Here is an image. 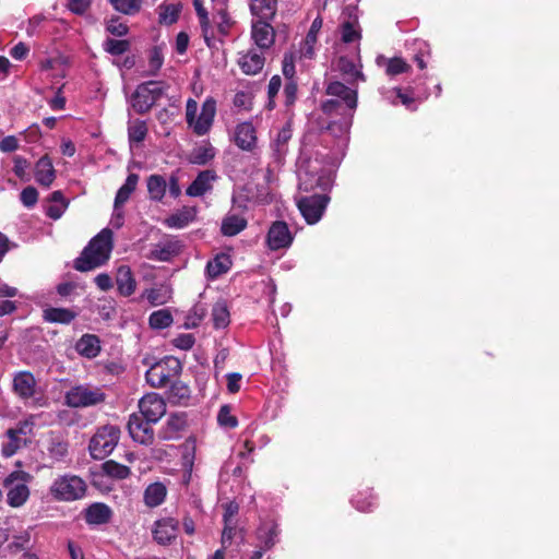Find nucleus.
<instances>
[{"label":"nucleus","instance_id":"obj_18","mask_svg":"<svg viewBox=\"0 0 559 559\" xmlns=\"http://www.w3.org/2000/svg\"><path fill=\"white\" fill-rule=\"evenodd\" d=\"M13 389L21 399H32L36 392V380L31 372L20 371L13 378Z\"/></svg>","mask_w":559,"mask_h":559},{"label":"nucleus","instance_id":"obj_45","mask_svg":"<svg viewBox=\"0 0 559 559\" xmlns=\"http://www.w3.org/2000/svg\"><path fill=\"white\" fill-rule=\"evenodd\" d=\"M148 323L152 329H165L173 323V316L168 309H160L151 313Z\"/></svg>","mask_w":559,"mask_h":559},{"label":"nucleus","instance_id":"obj_7","mask_svg":"<svg viewBox=\"0 0 559 559\" xmlns=\"http://www.w3.org/2000/svg\"><path fill=\"white\" fill-rule=\"evenodd\" d=\"M180 369V364L176 359L159 361L146 371V381L153 388L166 386L169 383L170 378L176 376Z\"/></svg>","mask_w":559,"mask_h":559},{"label":"nucleus","instance_id":"obj_24","mask_svg":"<svg viewBox=\"0 0 559 559\" xmlns=\"http://www.w3.org/2000/svg\"><path fill=\"white\" fill-rule=\"evenodd\" d=\"M116 283L122 296H131L135 292L136 282L132 275L131 269L127 265H121L117 270Z\"/></svg>","mask_w":559,"mask_h":559},{"label":"nucleus","instance_id":"obj_4","mask_svg":"<svg viewBox=\"0 0 559 559\" xmlns=\"http://www.w3.org/2000/svg\"><path fill=\"white\" fill-rule=\"evenodd\" d=\"M85 481L75 475H62L56 478L50 487V493L58 500L73 501L84 497Z\"/></svg>","mask_w":559,"mask_h":559},{"label":"nucleus","instance_id":"obj_43","mask_svg":"<svg viewBox=\"0 0 559 559\" xmlns=\"http://www.w3.org/2000/svg\"><path fill=\"white\" fill-rule=\"evenodd\" d=\"M212 320L216 329H224L229 324V311L224 301H218L213 306Z\"/></svg>","mask_w":559,"mask_h":559},{"label":"nucleus","instance_id":"obj_11","mask_svg":"<svg viewBox=\"0 0 559 559\" xmlns=\"http://www.w3.org/2000/svg\"><path fill=\"white\" fill-rule=\"evenodd\" d=\"M44 454L53 463L62 462L68 455L69 444L67 440L55 432H49L43 443Z\"/></svg>","mask_w":559,"mask_h":559},{"label":"nucleus","instance_id":"obj_21","mask_svg":"<svg viewBox=\"0 0 559 559\" xmlns=\"http://www.w3.org/2000/svg\"><path fill=\"white\" fill-rule=\"evenodd\" d=\"M216 175L212 170L201 171L192 183L187 189V194L190 197H201L212 189V182L215 180Z\"/></svg>","mask_w":559,"mask_h":559},{"label":"nucleus","instance_id":"obj_31","mask_svg":"<svg viewBox=\"0 0 559 559\" xmlns=\"http://www.w3.org/2000/svg\"><path fill=\"white\" fill-rule=\"evenodd\" d=\"M111 510L104 503H94L85 511V520L88 524H105L111 518Z\"/></svg>","mask_w":559,"mask_h":559},{"label":"nucleus","instance_id":"obj_48","mask_svg":"<svg viewBox=\"0 0 559 559\" xmlns=\"http://www.w3.org/2000/svg\"><path fill=\"white\" fill-rule=\"evenodd\" d=\"M217 421L222 427L235 428L238 425L237 418L231 414L228 405H223L217 414Z\"/></svg>","mask_w":559,"mask_h":559},{"label":"nucleus","instance_id":"obj_51","mask_svg":"<svg viewBox=\"0 0 559 559\" xmlns=\"http://www.w3.org/2000/svg\"><path fill=\"white\" fill-rule=\"evenodd\" d=\"M205 316L203 306H194L186 318L185 326L188 329L197 328Z\"/></svg>","mask_w":559,"mask_h":559},{"label":"nucleus","instance_id":"obj_36","mask_svg":"<svg viewBox=\"0 0 559 559\" xmlns=\"http://www.w3.org/2000/svg\"><path fill=\"white\" fill-rule=\"evenodd\" d=\"M231 266V261L227 254H218L207 262L206 272L211 278H216L226 273Z\"/></svg>","mask_w":559,"mask_h":559},{"label":"nucleus","instance_id":"obj_22","mask_svg":"<svg viewBox=\"0 0 559 559\" xmlns=\"http://www.w3.org/2000/svg\"><path fill=\"white\" fill-rule=\"evenodd\" d=\"M153 97L150 94V90L144 83H141L131 97L132 108L139 112L144 114L148 111L154 105Z\"/></svg>","mask_w":559,"mask_h":559},{"label":"nucleus","instance_id":"obj_6","mask_svg":"<svg viewBox=\"0 0 559 559\" xmlns=\"http://www.w3.org/2000/svg\"><path fill=\"white\" fill-rule=\"evenodd\" d=\"M32 480V476L23 471L12 472L3 481L8 489L7 501L13 508L22 507L29 497L27 483Z\"/></svg>","mask_w":559,"mask_h":559},{"label":"nucleus","instance_id":"obj_37","mask_svg":"<svg viewBox=\"0 0 559 559\" xmlns=\"http://www.w3.org/2000/svg\"><path fill=\"white\" fill-rule=\"evenodd\" d=\"M147 191L151 200L160 201L167 189V182L160 175H151L147 178Z\"/></svg>","mask_w":559,"mask_h":559},{"label":"nucleus","instance_id":"obj_19","mask_svg":"<svg viewBox=\"0 0 559 559\" xmlns=\"http://www.w3.org/2000/svg\"><path fill=\"white\" fill-rule=\"evenodd\" d=\"M326 94L330 96H335L344 102L346 107L349 110H355L357 107V91L353 90L345 84L335 81L329 83L326 86Z\"/></svg>","mask_w":559,"mask_h":559},{"label":"nucleus","instance_id":"obj_60","mask_svg":"<svg viewBox=\"0 0 559 559\" xmlns=\"http://www.w3.org/2000/svg\"><path fill=\"white\" fill-rule=\"evenodd\" d=\"M285 105L292 106L297 98V83L295 80L287 81L284 87Z\"/></svg>","mask_w":559,"mask_h":559},{"label":"nucleus","instance_id":"obj_49","mask_svg":"<svg viewBox=\"0 0 559 559\" xmlns=\"http://www.w3.org/2000/svg\"><path fill=\"white\" fill-rule=\"evenodd\" d=\"M13 163H14V167H13L14 174L22 181H29V179H31L29 175H28L29 163L27 162V159L23 156L15 155L13 157Z\"/></svg>","mask_w":559,"mask_h":559},{"label":"nucleus","instance_id":"obj_14","mask_svg":"<svg viewBox=\"0 0 559 559\" xmlns=\"http://www.w3.org/2000/svg\"><path fill=\"white\" fill-rule=\"evenodd\" d=\"M292 139V129L289 124L284 126L271 143V157L276 166L283 164L288 152V142Z\"/></svg>","mask_w":559,"mask_h":559},{"label":"nucleus","instance_id":"obj_64","mask_svg":"<svg viewBox=\"0 0 559 559\" xmlns=\"http://www.w3.org/2000/svg\"><path fill=\"white\" fill-rule=\"evenodd\" d=\"M175 250L171 246L158 247L153 250V258L159 261H168L174 254Z\"/></svg>","mask_w":559,"mask_h":559},{"label":"nucleus","instance_id":"obj_42","mask_svg":"<svg viewBox=\"0 0 559 559\" xmlns=\"http://www.w3.org/2000/svg\"><path fill=\"white\" fill-rule=\"evenodd\" d=\"M102 468L107 476L116 479H126L131 474V471L128 466L117 463L112 460L106 461L102 465Z\"/></svg>","mask_w":559,"mask_h":559},{"label":"nucleus","instance_id":"obj_10","mask_svg":"<svg viewBox=\"0 0 559 559\" xmlns=\"http://www.w3.org/2000/svg\"><path fill=\"white\" fill-rule=\"evenodd\" d=\"M151 424L136 414L130 415L128 421L130 437L141 444H151L154 440V431Z\"/></svg>","mask_w":559,"mask_h":559},{"label":"nucleus","instance_id":"obj_23","mask_svg":"<svg viewBox=\"0 0 559 559\" xmlns=\"http://www.w3.org/2000/svg\"><path fill=\"white\" fill-rule=\"evenodd\" d=\"M75 350L85 358H95L100 352V341L94 334H84L76 342Z\"/></svg>","mask_w":559,"mask_h":559},{"label":"nucleus","instance_id":"obj_9","mask_svg":"<svg viewBox=\"0 0 559 559\" xmlns=\"http://www.w3.org/2000/svg\"><path fill=\"white\" fill-rule=\"evenodd\" d=\"M139 408L144 419L157 423L166 413V403L157 393H148L139 401Z\"/></svg>","mask_w":559,"mask_h":559},{"label":"nucleus","instance_id":"obj_5","mask_svg":"<svg viewBox=\"0 0 559 559\" xmlns=\"http://www.w3.org/2000/svg\"><path fill=\"white\" fill-rule=\"evenodd\" d=\"M64 399L68 406L73 408H83L103 403L106 395L100 388L90 384H79L71 388L66 393Z\"/></svg>","mask_w":559,"mask_h":559},{"label":"nucleus","instance_id":"obj_25","mask_svg":"<svg viewBox=\"0 0 559 559\" xmlns=\"http://www.w3.org/2000/svg\"><path fill=\"white\" fill-rule=\"evenodd\" d=\"M278 528L273 522L263 523L257 532V537L260 542L259 548L263 550L271 549L277 542Z\"/></svg>","mask_w":559,"mask_h":559},{"label":"nucleus","instance_id":"obj_44","mask_svg":"<svg viewBox=\"0 0 559 559\" xmlns=\"http://www.w3.org/2000/svg\"><path fill=\"white\" fill-rule=\"evenodd\" d=\"M7 440L2 443V454L10 457L16 453V451L26 443V439L14 436V431H7Z\"/></svg>","mask_w":559,"mask_h":559},{"label":"nucleus","instance_id":"obj_1","mask_svg":"<svg viewBox=\"0 0 559 559\" xmlns=\"http://www.w3.org/2000/svg\"><path fill=\"white\" fill-rule=\"evenodd\" d=\"M112 248V231L104 228L84 248L75 260L74 267L78 271L87 272L102 266L109 260Z\"/></svg>","mask_w":559,"mask_h":559},{"label":"nucleus","instance_id":"obj_3","mask_svg":"<svg viewBox=\"0 0 559 559\" xmlns=\"http://www.w3.org/2000/svg\"><path fill=\"white\" fill-rule=\"evenodd\" d=\"M120 438V429L117 426L106 425L100 427L90 441V453L96 460H103L109 455Z\"/></svg>","mask_w":559,"mask_h":559},{"label":"nucleus","instance_id":"obj_63","mask_svg":"<svg viewBox=\"0 0 559 559\" xmlns=\"http://www.w3.org/2000/svg\"><path fill=\"white\" fill-rule=\"evenodd\" d=\"M242 376L238 372L227 374V390L230 393H237L240 390Z\"/></svg>","mask_w":559,"mask_h":559},{"label":"nucleus","instance_id":"obj_56","mask_svg":"<svg viewBox=\"0 0 559 559\" xmlns=\"http://www.w3.org/2000/svg\"><path fill=\"white\" fill-rule=\"evenodd\" d=\"M357 17H354V21H345L342 25V39L345 43H352L359 38L358 32L354 27V23H356Z\"/></svg>","mask_w":559,"mask_h":559},{"label":"nucleus","instance_id":"obj_57","mask_svg":"<svg viewBox=\"0 0 559 559\" xmlns=\"http://www.w3.org/2000/svg\"><path fill=\"white\" fill-rule=\"evenodd\" d=\"M20 200L26 207H33L38 201V192L34 187H26L20 194Z\"/></svg>","mask_w":559,"mask_h":559},{"label":"nucleus","instance_id":"obj_15","mask_svg":"<svg viewBox=\"0 0 559 559\" xmlns=\"http://www.w3.org/2000/svg\"><path fill=\"white\" fill-rule=\"evenodd\" d=\"M234 140L242 151H253L258 141L255 128L249 121L239 123L235 129Z\"/></svg>","mask_w":559,"mask_h":559},{"label":"nucleus","instance_id":"obj_13","mask_svg":"<svg viewBox=\"0 0 559 559\" xmlns=\"http://www.w3.org/2000/svg\"><path fill=\"white\" fill-rule=\"evenodd\" d=\"M267 246L271 250H280L290 246L293 236L284 222H275L267 233Z\"/></svg>","mask_w":559,"mask_h":559},{"label":"nucleus","instance_id":"obj_32","mask_svg":"<svg viewBox=\"0 0 559 559\" xmlns=\"http://www.w3.org/2000/svg\"><path fill=\"white\" fill-rule=\"evenodd\" d=\"M76 312L67 308H47L44 310V320L50 323L69 324L76 318Z\"/></svg>","mask_w":559,"mask_h":559},{"label":"nucleus","instance_id":"obj_38","mask_svg":"<svg viewBox=\"0 0 559 559\" xmlns=\"http://www.w3.org/2000/svg\"><path fill=\"white\" fill-rule=\"evenodd\" d=\"M383 62L385 67V73L390 76H394L401 73L408 72L411 70V66L402 58L394 57L390 59L378 58V64Z\"/></svg>","mask_w":559,"mask_h":559},{"label":"nucleus","instance_id":"obj_59","mask_svg":"<svg viewBox=\"0 0 559 559\" xmlns=\"http://www.w3.org/2000/svg\"><path fill=\"white\" fill-rule=\"evenodd\" d=\"M295 58L293 53H285L283 59V74L287 81L294 80Z\"/></svg>","mask_w":559,"mask_h":559},{"label":"nucleus","instance_id":"obj_8","mask_svg":"<svg viewBox=\"0 0 559 559\" xmlns=\"http://www.w3.org/2000/svg\"><path fill=\"white\" fill-rule=\"evenodd\" d=\"M330 201L326 194H313L300 198L297 202L298 209L308 224L318 223Z\"/></svg>","mask_w":559,"mask_h":559},{"label":"nucleus","instance_id":"obj_41","mask_svg":"<svg viewBox=\"0 0 559 559\" xmlns=\"http://www.w3.org/2000/svg\"><path fill=\"white\" fill-rule=\"evenodd\" d=\"M186 420L180 415H170L162 431V437L166 440L176 438V435L185 428Z\"/></svg>","mask_w":559,"mask_h":559},{"label":"nucleus","instance_id":"obj_33","mask_svg":"<svg viewBox=\"0 0 559 559\" xmlns=\"http://www.w3.org/2000/svg\"><path fill=\"white\" fill-rule=\"evenodd\" d=\"M139 182V175L130 174L126 182L119 188L115 198V207H122V205L129 200L132 192L135 190Z\"/></svg>","mask_w":559,"mask_h":559},{"label":"nucleus","instance_id":"obj_52","mask_svg":"<svg viewBox=\"0 0 559 559\" xmlns=\"http://www.w3.org/2000/svg\"><path fill=\"white\" fill-rule=\"evenodd\" d=\"M164 62V57L162 53V49L159 47H154L150 51V60H148V74L155 75L158 70L162 68Z\"/></svg>","mask_w":559,"mask_h":559},{"label":"nucleus","instance_id":"obj_34","mask_svg":"<svg viewBox=\"0 0 559 559\" xmlns=\"http://www.w3.org/2000/svg\"><path fill=\"white\" fill-rule=\"evenodd\" d=\"M246 226L247 221L243 217L229 214L223 219L221 230L224 236L231 237L243 230Z\"/></svg>","mask_w":559,"mask_h":559},{"label":"nucleus","instance_id":"obj_29","mask_svg":"<svg viewBox=\"0 0 559 559\" xmlns=\"http://www.w3.org/2000/svg\"><path fill=\"white\" fill-rule=\"evenodd\" d=\"M336 67L349 84L366 80L364 73L357 68L355 62L347 57H340Z\"/></svg>","mask_w":559,"mask_h":559},{"label":"nucleus","instance_id":"obj_2","mask_svg":"<svg viewBox=\"0 0 559 559\" xmlns=\"http://www.w3.org/2000/svg\"><path fill=\"white\" fill-rule=\"evenodd\" d=\"M198 102L189 98L186 105V121L193 132L199 135H205L212 128L216 114V102L212 97H207L201 107V112L197 117Z\"/></svg>","mask_w":559,"mask_h":559},{"label":"nucleus","instance_id":"obj_17","mask_svg":"<svg viewBox=\"0 0 559 559\" xmlns=\"http://www.w3.org/2000/svg\"><path fill=\"white\" fill-rule=\"evenodd\" d=\"M178 522L171 518L159 520L153 530L154 539L160 545L170 544L177 536Z\"/></svg>","mask_w":559,"mask_h":559},{"label":"nucleus","instance_id":"obj_35","mask_svg":"<svg viewBox=\"0 0 559 559\" xmlns=\"http://www.w3.org/2000/svg\"><path fill=\"white\" fill-rule=\"evenodd\" d=\"M321 26H322V21L320 19H316L312 22L311 27H310L305 40L302 41V45L300 48V52L304 57L309 58V59L313 57L314 45L317 43V34H318L319 29L321 28Z\"/></svg>","mask_w":559,"mask_h":559},{"label":"nucleus","instance_id":"obj_50","mask_svg":"<svg viewBox=\"0 0 559 559\" xmlns=\"http://www.w3.org/2000/svg\"><path fill=\"white\" fill-rule=\"evenodd\" d=\"M104 47L108 53L119 56L124 53L129 49V41L108 38L104 43Z\"/></svg>","mask_w":559,"mask_h":559},{"label":"nucleus","instance_id":"obj_53","mask_svg":"<svg viewBox=\"0 0 559 559\" xmlns=\"http://www.w3.org/2000/svg\"><path fill=\"white\" fill-rule=\"evenodd\" d=\"M144 84L148 87L154 103H156L169 87V85L164 81H147L144 82Z\"/></svg>","mask_w":559,"mask_h":559},{"label":"nucleus","instance_id":"obj_30","mask_svg":"<svg viewBox=\"0 0 559 559\" xmlns=\"http://www.w3.org/2000/svg\"><path fill=\"white\" fill-rule=\"evenodd\" d=\"M166 486L159 481L148 485L144 490V503L150 508L160 506L166 498Z\"/></svg>","mask_w":559,"mask_h":559},{"label":"nucleus","instance_id":"obj_46","mask_svg":"<svg viewBox=\"0 0 559 559\" xmlns=\"http://www.w3.org/2000/svg\"><path fill=\"white\" fill-rule=\"evenodd\" d=\"M147 134V126L142 120L131 121L128 127V136L131 143H141Z\"/></svg>","mask_w":559,"mask_h":559},{"label":"nucleus","instance_id":"obj_28","mask_svg":"<svg viewBox=\"0 0 559 559\" xmlns=\"http://www.w3.org/2000/svg\"><path fill=\"white\" fill-rule=\"evenodd\" d=\"M251 13L261 20H272L276 13L277 0H249Z\"/></svg>","mask_w":559,"mask_h":559},{"label":"nucleus","instance_id":"obj_47","mask_svg":"<svg viewBox=\"0 0 559 559\" xmlns=\"http://www.w3.org/2000/svg\"><path fill=\"white\" fill-rule=\"evenodd\" d=\"M180 13V7L177 4H168L159 8V21L164 24L170 25L175 23Z\"/></svg>","mask_w":559,"mask_h":559},{"label":"nucleus","instance_id":"obj_62","mask_svg":"<svg viewBox=\"0 0 559 559\" xmlns=\"http://www.w3.org/2000/svg\"><path fill=\"white\" fill-rule=\"evenodd\" d=\"M19 148V141L14 135H8L0 141V151L8 153Z\"/></svg>","mask_w":559,"mask_h":559},{"label":"nucleus","instance_id":"obj_27","mask_svg":"<svg viewBox=\"0 0 559 559\" xmlns=\"http://www.w3.org/2000/svg\"><path fill=\"white\" fill-rule=\"evenodd\" d=\"M173 296V289L168 285H159L155 288L145 289L142 298H145L152 307L167 304Z\"/></svg>","mask_w":559,"mask_h":559},{"label":"nucleus","instance_id":"obj_61","mask_svg":"<svg viewBox=\"0 0 559 559\" xmlns=\"http://www.w3.org/2000/svg\"><path fill=\"white\" fill-rule=\"evenodd\" d=\"M194 336L192 334H180L173 340V344L183 350L192 348L194 345Z\"/></svg>","mask_w":559,"mask_h":559},{"label":"nucleus","instance_id":"obj_58","mask_svg":"<svg viewBox=\"0 0 559 559\" xmlns=\"http://www.w3.org/2000/svg\"><path fill=\"white\" fill-rule=\"evenodd\" d=\"M233 104L238 109L250 110L252 96L250 93L243 91L237 92L234 96Z\"/></svg>","mask_w":559,"mask_h":559},{"label":"nucleus","instance_id":"obj_12","mask_svg":"<svg viewBox=\"0 0 559 559\" xmlns=\"http://www.w3.org/2000/svg\"><path fill=\"white\" fill-rule=\"evenodd\" d=\"M269 20H257L252 22L251 38L260 49H269L274 44L275 32Z\"/></svg>","mask_w":559,"mask_h":559},{"label":"nucleus","instance_id":"obj_54","mask_svg":"<svg viewBox=\"0 0 559 559\" xmlns=\"http://www.w3.org/2000/svg\"><path fill=\"white\" fill-rule=\"evenodd\" d=\"M106 29L118 37L124 36L128 33V26L119 17H111L106 24Z\"/></svg>","mask_w":559,"mask_h":559},{"label":"nucleus","instance_id":"obj_40","mask_svg":"<svg viewBox=\"0 0 559 559\" xmlns=\"http://www.w3.org/2000/svg\"><path fill=\"white\" fill-rule=\"evenodd\" d=\"M112 8L122 14L134 15L142 9L144 0H108Z\"/></svg>","mask_w":559,"mask_h":559},{"label":"nucleus","instance_id":"obj_20","mask_svg":"<svg viewBox=\"0 0 559 559\" xmlns=\"http://www.w3.org/2000/svg\"><path fill=\"white\" fill-rule=\"evenodd\" d=\"M35 180L43 187H50L56 179V170L51 159L44 155L38 159L34 169Z\"/></svg>","mask_w":559,"mask_h":559},{"label":"nucleus","instance_id":"obj_26","mask_svg":"<svg viewBox=\"0 0 559 559\" xmlns=\"http://www.w3.org/2000/svg\"><path fill=\"white\" fill-rule=\"evenodd\" d=\"M197 215L194 207L185 206L165 218L164 224L169 228L180 229L191 223Z\"/></svg>","mask_w":559,"mask_h":559},{"label":"nucleus","instance_id":"obj_39","mask_svg":"<svg viewBox=\"0 0 559 559\" xmlns=\"http://www.w3.org/2000/svg\"><path fill=\"white\" fill-rule=\"evenodd\" d=\"M215 156V150L211 144H202L190 154V162L195 165H205Z\"/></svg>","mask_w":559,"mask_h":559},{"label":"nucleus","instance_id":"obj_55","mask_svg":"<svg viewBox=\"0 0 559 559\" xmlns=\"http://www.w3.org/2000/svg\"><path fill=\"white\" fill-rule=\"evenodd\" d=\"M92 4V0H68L67 8L76 15L87 13Z\"/></svg>","mask_w":559,"mask_h":559},{"label":"nucleus","instance_id":"obj_16","mask_svg":"<svg viewBox=\"0 0 559 559\" xmlns=\"http://www.w3.org/2000/svg\"><path fill=\"white\" fill-rule=\"evenodd\" d=\"M237 62L245 74L255 75L263 69L265 57L263 52L251 49L247 52L239 53Z\"/></svg>","mask_w":559,"mask_h":559}]
</instances>
